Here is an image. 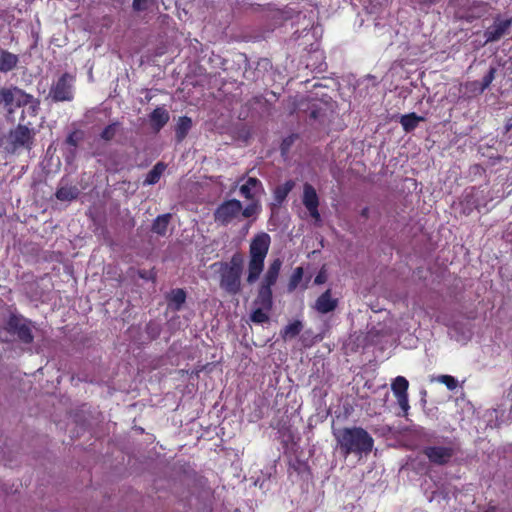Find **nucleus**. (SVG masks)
Listing matches in <instances>:
<instances>
[{"label":"nucleus","mask_w":512,"mask_h":512,"mask_svg":"<svg viewBox=\"0 0 512 512\" xmlns=\"http://www.w3.org/2000/svg\"><path fill=\"white\" fill-rule=\"evenodd\" d=\"M403 128H416L418 123L423 120L422 117L412 112L406 115L396 116Z\"/></svg>","instance_id":"nucleus-28"},{"label":"nucleus","mask_w":512,"mask_h":512,"mask_svg":"<svg viewBox=\"0 0 512 512\" xmlns=\"http://www.w3.org/2000/svg\"><path fill=\"white\" fill-rule=\"evenodd\" d=\"M324 281H325V276H324L322 273H319V274L315 277V280H314V282H315L316 284H322V283H324Z\"/></svg>","instance_id":"nucleus-42"},{"label":"nucleus","mask_w":512,"mask_h":512,"mask_svg":"<svg viewBox=\"0 0 512 512\" xmlns=\"http://www.w3.org/2000/svg\"><path fill=\"white\" fill-rule=\"evenodd\" d=\"M242 203L237 199L223 201L213 212L214 221L221 226H228L240 216Z\"/></svg>","instance_id":"nucleus-7"},{"label":"nucleus","mask_w":512,"mask_h":512,"mask_svg":"<svg viewBox=\"0 0 512 512\" xmlns=\"http://www.w3.org/2000/svg\"><path fill=\"white\" fill-rule=\"evenodd\" d=\"M261 210L260 200H250L246 207L241 208V213L244 218L255 216Z\"/></svg>","instance_id":"nucleus-30"},{"label":"nucleus","mask_w":512,"mask_h":512,"mask_svg":"<svg viewBox=\"0 0 512 512\" xmlns=\"http://www.w3.org/2000/svg\"><path fill=\"white\" fill-rule=\"evenodd\" d=\"M80 137L78 135V131H74L73 133H71L68 138H67V143L72 145V146H76L77 145V142L79 141Z\"/></svg>","instance_id":"nucleus-39"},{"label":"nucleus","mask_w":512,"mask_h":512,"mask_svg":"<svg viewBox=\"0 0 512 512\" xmlns=\"http://www.w3.org/2000/svg\"><path fill=\"white\" fill-rule=\"evenodd\" d=\"M408 387H409V382L403 376H397L391 384V389L395 396L408 394L407 393Z\"/></svg>","instance_id":"nucleus-27"},{"label":"nucleus","mask_w":512,"mask_h":512,"mask_svg":"<svg viewBox=\"0 0 512 512\" xmlns=\"http://www.w3.org/2000/svg\"><path fill=\"white\" fill-rule=\"evenodd\" d=\"M75 77L64 73L50 88L49 96L55 102L71 101L73 99Z\"/></svg>","instance_id":"nucleus-8"},{"label":"nucleus","mask_w":512,"mask_h":512,"mask_svg":"<svg viewBox=\"0 0 512 512\" xmlns=\"http://www.w3.org/2000/svg\"><path fill=\"white\" fill-rule=\"evenodd\" d=\"M167 165L164 162L156 163L153 168L147 173L143 185H154L159 182L161 176L166 170Z\"/></svg>","instance_id":"nucleus-21"},{"label":"nucleus","mask_w":512,"mask_h":512,"mask_svg":"<svg viewBox=\"0 0 512 512\" xmlns=\"http://www.w3.org/2000/svg\"><path fill=\"white\" fill-rule=\"evenodd\" d=\"M334 103L301 95L289 96L281 103L282 116L298 125L328 126L335 117Z\"/></svg>","instance_id":"nucleus-1"},{"label":"nucleus","mask_w":512,"mask_h":512,"mask_svg":"<svg viewBox=\"0 0 512 512\" xmlns=\"http://www.w3.org/2000/svg\"><path fill=\"white\" fill-rule=\"evenodd\" d=\"M298 138H299L298 134L292 133L291 135H289L288 137L283 139V141L280 145L281 155L283 157H287V155L290 151V148L292 147V145Z\"/></svg>","instance_id":"nucleus-32"},{"label":"nucleus","mask_w":512,"mask_h":512,"mask_svg":"<svg viewBox=\"0 0 512 512\" xmlns=\"http://www.w3.org/2000/svg\"><path fill=\"white\" fill-rule=\"evenodd\" d=\"M304 275V270L302 267H296L289 279L288 282V291L292 292L294 291L302 281Z\"/></svg>","instance_id":"nucleus-31"},{"label":"nucleus","mask_w":512,"mask_h":512,"mask_svg":"<svg viewBox=\"0 0 512 512\" xmlns=\"http://www.w3.org/2000/svg\"><path fill=\"white\" fill-rule=\"evenodd\" d=\"M475 191H476V189L474 187H472L469 191L466 190L465 194L463 195L462 204L466 205L463 212L467 215L470 214L473 209H478V207H479V204L474 197Z\"/></svg>","instance_id":"nucleus-26"},{"label":"nucleus","mask_w":512,"mask_h":512,"mask_svg":"<svg viewBox=\"0 0 512 512\" xmlns=\"http://www.w3.org/2000/svg\"><path fill=\"white\" fill-rule=\"evenodd\" d=\"M83 126L91 125L92 128H115V123H110L105 109H92L85 113L80 122Z\"/></svg>","instance_id":"nucleus-11"},{"label":"nucleus","mask_w":512,"mask_h":512,"mask_svg":"<svg viewBox=\"0 0 512 512\" xmlns=\"http://www.w3.org/2000/svg\"><path fill=\"white\" fill-rule=\"evenodd\" d=\"M294 181L288 180L284 184L278 185L274 189V199L277 203L281 204L288 196V194L291 192V190L294 188Z\"/></svg>","instance_id":"nucleus-22"},{"label":"nucleus","mask_w":512,"mask_h":512,"mask_svg":"<svg viewBox=\"0 0 512 512\" xmlns=\"http://www.w3.org/2000/svg\"><path fill=\"white\" fill-rule=\"evenodd\" d=\"M33 326L30 321L18 315H11L7 322V331L16 335L20 341L29 344L33 341Z\"/></svg>","instance_id":"nucleus-9"},{"label":"nucleus","mask_w":512,"mask_h":512,"mask_svg":"<svg viewBox=\"0 0 512 512\" xmlns=\"http://www.w3.org/2000/svg\"><path fill=\"white\" fill-rule=\"evenodd\" d=\"M338 306V299L332 297L330 289L323 292L315 302V309L322 314L332 312Z\"/></svg>","instance_id":"nucleus-15"},{"label":"nucleus","mask_w":512,"mask_h":512,"mask_svg":"<svg viewBox=\"0 0 512 512\" xmlns=\"http://www.w3.org/2000/svg\"><path fill=\"white\" fill-rule=\"evenodd\" d=\"M340 452L347 457L350 454L359 456L369 454L374 446V439L362 427H346L336 436Z\"/></svg>","instance_id":"nucleus-3"},{"label":"nucleus","mask_w":512,"mask_h":512,"mask_svg":"<svg viewBox=\"0 0 512 512\" xmlns=\"http://www.w3.org/2000/svg\"><path fill=\"white\" fill-rule=\"evenodd\" d=\"M31 137V130H10L8 139L13 145V149H16L28 144Z\"/></svg>","instance_id":"nucleus-19"},{"label":"nucleus","mask_w":512,"mask_h":512,"mask_svg":"<svg viewBox=\"0 0 512 512\" xmlns=\"http://www.w3.org/2000/svg\"><path fill=\"white\" fill-rule=\"evenodd\" d=\"M112 131L113 130H108V129L103 130L102 137L105 139H109L112 136V133H111Z\"/></svg>","instance_id":"nucleus-44"},{"label":"nucleus","mask_w":512,"mask_h":512,"mask_svg":"<svg viewBox=\"0 0 512 512\" xmlns=\"http://www.w3.org/2000/svg\"><path fill=\"white\" fill-rule=\"evenodd\" d=\"M236 186L239 187L240 195L246 200H260V196L264 193L262 182L256 177L242 176L238 179Z\"/></svg>","instance_id":"nucleus-10"},{"label":"nucleus","mask_w":512,"mask_h":512,"mask_svg":"<svg viewBox=\"0 0 512 512\" xmlns=\"http://www.w3.org/2000/svg\"><path fill=\"white\" fill-rule=\"evenodd\" d=\"M149 0H133L132 6L136 11L146 10L148 8Z\"/></svg>","instance_id":"nucleus-37"},{"label":"nucleus","mask_w":512,"mask_h":512,"mask_svg":"<svg viewBox=\"0 0 512 512\" xmlns=\"http://www.w3.org/2000/svg\"><path fill=\"white\" fill-rule=\"evenodd\" d=\"M79 195V190L75 186L61 187L56 192V198L60 201H72Z\"/></svg>","instance_id":"nucleus-25"},{"label":"nucleus","mask_w":512,"mask_h":512,"mask_svg":"<svg viewBox=\"0 0 512 512\" xmlns=\"http://www.w3.org/2000/svg\"><path fill=\"white\" fill-rule=\"evenodd\" d=\"M511 25V18L500 19V17L497 16L494 20L493 25L489 27L484 33L486 42L498 41L507 32Z\"/></svg>","instance_id":"nucleus-13"},{"label":"nucleus","mask_w":512,"mask_h":512,"mask_svg":"<svg viewBox=\"0 0 512 512\" xmlns=\"http://www.w3.org/2000/svg\"><path fill=\"white\" fill-rule=\"evenodd\" d=\"M458 451L459 447L455 441L449 440L446 446H426L423 448L422 453L427 457L430 463L437 466H445Z\"/></svg>","instance_id":"nucleus-6"},{"label":"nucleus","mask_w":512,"mask_h":512,"mask_svg":"<svg viewBox=\"0 0 512 512\" xmlns=\"http://www.w3.org/2000/svg\"><path fill=\"white\" fill-rule=\"evenodd\" d=\"M282 267V261L277 258L273 260L259 285L255 304L259 305L251 314V321L254 323H266L269 321L267 311L273 306L272 287L276 284Z\"/></svg>","instance_id":"nucleus-2"},{"label":"nucleus","mask_w":512,"mask_h":512,"mask_svg":"<svg viewBox=\"0 0 512 512\" xmlns=\"http://www.w3.org/2000/svg\"><path fill=\"white\" fill-rule=\"evenodd\" d=\"M170 218V214L157 216L152 224V231L160 236H164L167 232Z\"/></svg>","instance_id":"nucleus-23"},{"label":"nucleus","mask_w":512,"mask_h":512,"mask_svg":"<svg viewBox=\"0 0 512 512\" xmlns=\"http://www.w3.org/2000/svg\"><path fill=\"white\" fill-rule=\"evenodd\" d=\"M302 329H303L302 322L299 320H295L283 328V330L281 331V337L284 340L295 338L296 336H298L300 334Z\"/></svg>","instance_id":"nucleus-24"},{"label":"nucleus","mask_w":512,"mask_h":512,"mask_svg":"<svg viewBox=\"0 0 512 512\" xmlns=\"http://www.w3.org/2000/svg\"><path fill=\"white\" fill-rule=\"evenodd\" d=\"M218 265L219 286L231 296L241 292V277L244 267V257L240 252H235L229 261L215 263Z\"/></svg>","instance_id":"nucleus-4"},{"label":"nucleus","mask_w":512,"mask_h":512,"mask_svg":"<svg viewBox=\"0 0 512 512\" xmlns=\"http://www.w3.org/2000/svg\"><path fill=\"white\" fill-rule=\"evenodd\" d=\"M33 97L29 94H26L23 90L15 87V96H14V107L8 108V113L10 116L14 118V115L19 112L23 107H26L27 104L31 102Z\"/></svg>","instance_id":"nucleus-18"},{"label":"nucleus","mask_w":512,"mask_h":512,"mask_svg":"<svg viewBox=\"0 0 512 512\" xmlns=\"http://www.w3.org/2000/svg\"><path fill=\"white\" fill-rule=\"evenodd\" d=\"M496 68L490 67L487 74L482 78V81L479 83V91L484 92L492 83L495 78Z\"/></svg>","instance_id":"nucleus-34"},{"label":"nucleus","mask_w":512,"mask_h":512,"mask_svg":"<svg viewBox=\"0 0 512 512\" xmlns=\"http://www.w3.org/2000/svg\"><path fill=\"white\" fill-rule=\"evenodd\" d=\"M395 397H396L397 402H398L399 406L401 407V409L405 413H407L408 409L410 408L409 400H408V394L399 395V396H395Z\"/></svg>","instance_id":"nucleus-36"},{"label":"nucleus","mask_w":512,"mask_h":512,"mask_svg":"<svg viewBox=\"0 0 512 512\" xmlns=\"http://www.w3.org/2000/svg\"><path fill=\"white\" fill-rule=\"evenodd\" d=\"M176 131H177V134H176L177 140L180 142L186 137L188 130H176Z\"/></svg>","instance_id":"nucleus-41"},{"label":"nucleus","mask_w":512,"mask_h":512,"mask_svg":"<svg viewBox=\"0 0 512 512\" xmlns=\"http://www.w3.org/2000/svg\"><path fill=\"white\" fill-rule=\"evenodd\" d=\"M270 244L271 237L266 232H260L252 238L249 246L248 273L246 277L248 284H254L263 272L264 261Z\"/></svg>","instance_id":"nucleus-5"},{"label":"nucleus","mask_w":512,"mask_h":512,"mask_svg":"<svg viewBox=\"0 0 512 512\" xmlns=\"http://www.w3.org/2000/svg\"><path fill=\"white\" fill-rule=\"evenodd\" d=\"M169 119L170 114L165 106H158L149 114V122L152 128H163Z\"/></svg>","instance_id":"nucleus-17"},{"label":"nucleus","mask_w":512,"mask_h":512,"mask_svg":"<svg viewBox=\"0 0 512 512\" xmlns=\"http://www.w3.org/2000/svg\"><path fill=\"white\" fill-rule=\"evenodd\" d=\"M471 171H472V173H474V174H479V175H481V174L485 173L484 168H483L481 165H479V164H475V165H473V166L471 167Z\"/></svg>","instance_id":"nucleus-40"},{"label":"nucleus","mask_w":512,"mask_h":512,"mask_svg":"<svg viewBox=\"0 0 512 512\" xmlns=\"http://www.w3.org/2000/svg\"><path fill=\"white\" fill-rule=\"evenodd\" d=\"M36 109H37V104L34 101V99H32L31 102L29 104H27L26 107H23L21 110H19L17 115L20 116V119H19V122L17 123L16 128H29L30 126L34 125V123L30 119H27V117L35 118L36 117V115H35Z\"/></svg>","instance_id":"nucleus-16"},{"label":"nucleus","mask_w":512,"mask_h":512,"mask_svg":"<svg viewBox=\"0 0 512 512\" xmlns=\"http://www.w3.org/2000/svg\"><path fill=\"white\" fill-rule=\"evenodd\" d=\"M496 511H497V507L493 506V505H489L487 507V509L485 510V512H496Z\"/></svg>","instance_id":"nucleus-45"},{"label":"nucleus","mask_w":512,"mask_h":512,"mask_svg":"<svg viewBox=\"0 0 512 512\" xmlns=\"http://www.w3.org/2000/svg\"><path fill=\"white\" fill-rule=\"evenodd\" d=\"M361 217L367 219L369 217V208L364 207L360 212Z\"/></svg>","instance_id":"nucleus-43"},{"label":"nucleus","mask_w":512,"mask_h":512,"mask_svg":"<svg viewBox=\"0 0 512 512\" xmlns=\"http://www.w3.org/2000/svg\"><path fill=\"white\" fill-rule=\"evenodd\" d=\"M14 96L15 88L0 90V101L4 102L5 105L9 108H12L14 106Z\"/></svg>","instance_id":"nucleus-33"},{"label":"nucleus","mask_w":512,"mask_h":512,"mask_svg":"<svg viewBox=\"0 0 512 512\" xmlns=\"http://www.w3.org/2000/svg\"><path fill=\"white\" fill-rule=\"evenodd\" d=\"M487 3L485 2H477L473 5V7L469 10L466 20L471 22L474 19L482 17L487 12Z\"/></svg>","instance_id":"nucleus-29"},{"label":"nucleus","mask_w":512,"mask_h":512,"mask_svg":"<svg viewBox=\"0 0 512 512\" xmlns=\"http://www.w3.org/2000/svg\"><path fill=\"white\" fill-rule=\"evenodd\" d=\"M186 298L187 293L182 288L171 289L165 296L167 307L173 312H178L183 309Z\"/></svg>","instance_id":"nucleus-14"},{"label":"nucleus","mask_w":512,"mask_h":512,"mask_svg":"<svg viewBox=\"0 0 512 512\" xmlns=\"http://www.w3.org/2000/svg\"><path fill=\"white\" fill-rule=\"evenodd\" d=\"M302 202L305 208L308 210L310 216L315 221H320L321 216L318 209L319 197L317 195L315 188L309 183H305L303 186Z\"/></svg>","instance_id":"nucleus-12"},{"label":"nucleus","mask_w":512,"mask_h":512,"mask_svg":"<svg viewBox=\"0 0 512 512\" xmlns=\"http://www.w3.org/2000/svg\"><path fill=\"white\" fill-rule=\"evenodd\" d=\"M438 380L440 383L446 385L449 390H454L457 387V380L451 375H441Z\"/></svg>","instance_id":"nucleus-35"},{"label":"nucleus","mask_w":512,"mask_h":512,"mask_svg":"<svg viewBox=\"0 0 512 512\" xmlns=\"http://www.w3.org/2000/svg\"><path fill=\"white\" fill-rule=\"evenodd\" d=\"M18 56L0 48V72H8L16 67Z\"/></svg>","instance_id":"nucleus-20"},{"label":"nucleus","mask_w":512,"mask_h":512,"mask_svg":"<svg viewBox=\"0 0 512 512\" xmlns=\"http://www.w3.org/2000/svg\"><path fill=\"white\" fill-rule=\"evenodd\" d=\"M192 119L187 116H182L179 118L178 123L175 128H191Z\"/></svg>","instance_id":"nucleus-38"}]
</instances>
